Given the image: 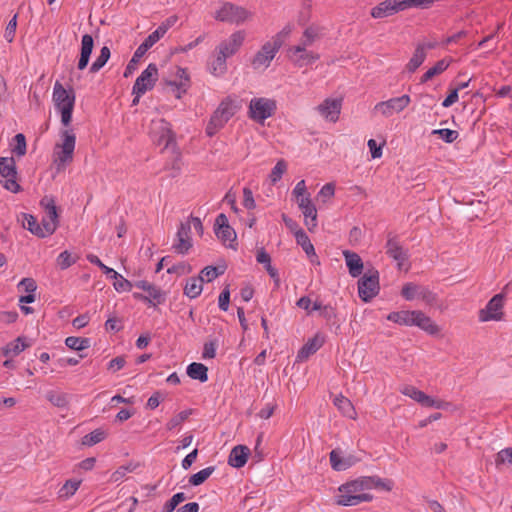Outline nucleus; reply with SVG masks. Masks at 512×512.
<instances>
[{
  "label": "nucleus",
  "mask_w": 512,
  "mask_h": 512,
  "mask_svg": "<svg viewBox=\"0 0 512 512\" xmlns=\"http://www.w3.org/2000/svg\"><path fill=\"white\" fill-rule=\"evenodd\" d=\"M214 471H215L214 466L204 468V469L200 470L199 472H197L196 474H193L189 478V483L192 486H199V485L203 484L212 475V473Z\"/></svg>",
  "instance_id": "46"
},
{
  "label": "nucleus",
  "mask_w": 512,
  "mask_h": 512,
  "mask_svg": "<svg viewBox=\"0 0 512 512\" xmlns=\"http://www.w3.org/2000/svg\"><path fill=\"white\" fill-rule=\"evenodd\" d=\"M52 98L55 107L61 113V123L65 127L60 131L61 142L55 145L53 152L54 163L57 169L60 170L71 163L74 156L76 135L69 126L72 121L75 93L73 89L66 90L59 81H56L53 87Z\"/></svg>",
  "instance_id": "1"
},
{
  "label": "nucleus",
  "mask_w": 512,
  "mask_h": 512,
  "mask_svg": "<svg viewBox=\"0 0 512 512\" xmlns=\"http://www.w3.org/2000/svg\"><path fill=\"white\" fill-rule=\"evenodd\" d=\"M134 286L147 292V295L153 305L161 304L165 301V293L155 285L145 280L136 281Z\"/></svg>",
  "instance_id": "24"
},
{
  "label": "nucleus",
  "mask_w": 512,
  "mask_h": 512,
  "mask_svg": "<svg viewBox=\"0 0 512 512\" xmlns=\"http://www.w3.org/2000/svg\"><path fill=\"white\" fill-rule=\"evenodd\" d=\"M223 271H219L217 267L213 266H207L205 267L200 275L198 276L203 281L211 282L213 281L218 275L222 274Z\"/></svg>",
  "instance_id": "59"
},
{
  "label": "nucleus",
  "mask_w": 512,
  "mask_h": 512,
  "mask_svg": "<svg viewBox=\"0 0 512 512\" xmlns=\"http://www.w3.org/2000/svg\"><path fill=\"white\" fill-rule=\"evenodd\" d=\"M504 296L503 294H496L493 296L485 308L479 311V320L481 322H488L492 320H501L503 317Z\"/></svg>",
  "instance_id": "15"
},
{
  "label": "nucleus",
  "mask_w": 512,
  "mask_h": 512,
  "mask_svg": "<svg viewBox=\"0 0 512 512\" xmlns=\"http://www.w3.org/2000/svg\"><path fill=\"white\" fill-rule=\"evenodd\" d=\"M16 27H17V15H14L13 18L9 21V23L5 29V33H4V37L8 42L13 41V39L15 37Z\"/></svg>",
  "instance_id": "63"
},
{
  "label": "nucleus",
  "mask_w": 512,
  "mask_h": 512,
  "mask_svg": "<svg viewBox=\"0 0 512 512\" xmlns=\"http://www.w3.org/2000/svg\"><path fill=\"white\" fill-rule=\"evenodd\" d=\"M227 58L217 50V57L210 63V72L215 76L223 75L227 70Z\"/></svg>",
  "instance_id": "38"
},
{
  "label": "nucleus",
  "mask_w": 512,
  "mask_h": 512,
  "mask_svg": "<svg viewBox=\"0 0 512 512\" xmlns=\"http://www.w3.org/2000/svg\"><path fill=\"white\" fill-rule=\"evenodd\" d=\"M295 238L297 243L303 248L308 257L316 258L314 246L307 234L302 229H299L295 232Z\"/></svg>",
  "instance_id": "35"
},
{
  "label": "nucleus",
  "mask_w": 512,
  "mask_h": 512,
  "mask_svg": "<svg viewBox=\"0 0 512 512\" xmlns=\"http://www.w3.org/2000/svg\"><path fill=\"white\" fill-rule=\"evenodd\" d=\"M0 175L6 179L3 184L5 189L12 193H18L21 190V186L16 181L17 170L13 157L0 158Z\"/></svg>",
  "instance_id": "10"
},
{
  "label": "nucleus",
  "mask_w": 512,
  "mask_h": 512,
  "mask_svg": "<svg viewBox=\"0 0 512 512\" xmlns=\"http://www.w3.org/2000/svg\"><path fill=\"white\" fill-rule=\"evenodd\" d=\"M367 484V490L381 489L384 491H391L393 488V481L389 479H382L378 476H364Z\"/></svg>",
  "instance_id": "31"
},
{
  "label": "nucleus",
  "mask_w": 512,
  "mask_h": 512,
  "mask_svg": "<svg viewBox=\"0 0 512 512\" xmlns=\"http://www.w3.org/2000/svg\"><path fill=\"white\" fill-rule=\"evenodd\" d=\"M276 110V101L269 98H253L249 103L248 116L250 119L264 123V121L271 117Z\"/></svg>",
  "instance_id": "7"
},
{
  "label": "nucleus",
  "mask_w": 512,
  "mask_h": 512,
  "mask_svg": "<svg viewBox=\"0 0 512 512\" xmlns=\"http://www.w3.org/2000/svg\"><path fill=\"white\" fill-rule=\"evenodd\" d=\"M287 57L298 67L312 64L320 58L318 53L307 50V48L299 45L289 47Z\"/></svg>",
  "instance_id": "16"
},
{
  "label": "nucleus",
  "mask_w": 512,
  "mask_h": 512,
  "mask_svg": "<svg viewBox=\"0 0 512 512\" xmlns=\"http://www.w3.org/2000/svg\"><path fill=\"white\" fill-rule=\"evenodd\" d=\"M187 375L200 382H206L208 380V368L202 364L193 362L187 367Z\"/></svg>",
  "instance_id": "30"
},
{
  "label": "nucleus",
  "mask_w": 512,
  "mask_h": 512,
  "mask_svg": "<svg viewBox=\"0 0 512 512\" xmlns=\"http://www.w3.org/2000/svg\"><path fill=\"white\" fill-rule=\"evenodd\" d=\"M110 278L114 279L113 286L116 291L118 292H126L130 291L134 284H132L130 281L125 279L122 275L116 272L115 276L111 275Z\"/></svg>",
  "instance_id": "54"
},
{
  "label": "nucleus",
  "mask_w": 512,
  "mask_h": 512,
  "mask_svg": "<svg viewBox=\"0 0 512 512\" xmlns=\"http://www.w3.org/2000/svg\"><path fill=\"white\" fill-rule=\"evenodd\" d=\"M413 326L419 327L430 335H436L440 332L438 325L419 310H414Z\"/></svg>",
  "instance_id": "23"
},
{
  "label": "nucleus",
  "mask_w": 512,
  "mask_h": 512,
  "mask_svg": "<svg viewBox=\"0 0 512 512\" xmlns=\"http://www.w3.org/2000/svg\"><path fill=\"white\" fill-rule=\"evenodd\" d=\"M29 345L24 342V338L18 337L14 341L8 343L3 349L4 356H16L21 353Z\"/></svg>",
  "instance_id": "37"
},
{
  "label": "nucleus",
  "mask_w": 512,
  "mask_h": 512,
  "mask_svg": "<svg viewBox=\"0 0 512 512\" xmlns=\"http://www.w3.org/2000/svg\"><path fill=\"white\" fill-rule=\"evenodd\" d=\"M111 55L110 49L107 46H103L100 50V54L96 58V60L90 66V72L96 73L98 72L109 60Z\"/></svg>",
  "instance_id": "43"
},
{
  "label": "nucleus",
  "mask_w": 512,
  "mask_h": 512,
  "mask_svg": "<svg viewBox=\"0 0 512 512\" xmlns=\"http://www.w3.org/2000/svg\"><path fill=\"white\" fill-rule=\"evenodd\" d=\"M191 224L189 222H182L177 231V243L174 244V249L179 254H185L191 248Z\"/></svg>",
  "instance_id": "20"
},
{
  "label": "nucleus",
  "mask_w": 512,
  "mask_h": 512,
  "mask_svg": "<svg viewBox=\"0 0 512 512\" xmlns=\"http://www.w3.org/2000/svg\"><path fill=\"white\" fill-rule=\"evenodd\" d=\"M379 290V272L371 268L358 280L359 297L362 301L369 302L377 296Z\"/></svg>",
  "instance_id": "6"
},
{
  "label": "nucleus",
  "mask_w": 512,
  "mask_h": 512,
  "mask_svg": "<svg viewBox=\"0 0 512 512\" xmlns=\"http://www.w3.org/2000/svg\"><path fill=\"white\" fill-rule=\"evenodd\" d=\"M192 412V409H187L179 412L166 423V429L172 431L177 427L181 426L189 418Z\"/></svg>",
  "instance_id": "44"
},
{
  "label": "nucleus",
  "mask_w": 512,
  "mask_h": 512,
  "mask_svg": "<svg viewBox=\"0 0 512 512\" xmlns=\"http://www.w3.org/2000/svg\"><path fill=\"white\" fill-rule=\"evenodd\" d=\"M246 34L243 30L235 31L230 35V37L224 41H222L217 50L220 51L226 57L233 56L243 45Z\"/></svg>",
  "instance_id": "17"
},
{
  "label": "nucleus",
  "mask_w": 512,
  "mask_h": 512,
  "mask_svg": "<svg viewBox=\"0 0 512 512\" xmlns=\"http://www.w3.org/2000/svg\"><path fill=\"white\" fill-rule=\"evenodd\" d=\"M341 107V99L327 98L317 106V111L323 118L335 123L339 119Z\"/></svg>",
  "instance_id": "18"
},
{
  "label": "nucleus",
  "mask_w": 512,
  "mask_h": 512,
  "mask_svg": "<svg viewBox=\"0 0 512 512\" xmlns=\"http://www.w3.org/2000/svg\"><path fill=\"white\" fill-rule=\"evenodd\" d=\"M426 57L427 56L426 53L423 52V48L416 47L412 57L405 66V71L408 73H414L422 65Z\"/></svg>",
  "instance_id": "33"
},
{
  "label": "nucleus",
  "mask_w": 512,
  "mask_h": 512,
  "mask_svg": "<svg viewBox=\"0 0 512 512\" xmlns=\"http://www.w3.org/2000/svg\"><path fill=\"white\" fill-rule=\"evenodd\" d=\"M402 11H405L403 0H383L371 8L370 16L375 20H380Z\"/></svg>",
  "instance_id": "12"
},
{
  "label": "nucleus",
  "mask_w": 512,
  "mask_h": 512,
  "mask_svg": "<svg viewBox=\"0 0 512 512\" xmlns=\"http://www.w3.org/2000/svg\"><path fill=\"white\" fill-rule=\"evenodd\" d=\"M400 391L403 395L410 397L411 399L418 403L421 401V398L424 395L423 391L418 390L416 387L412 385H405L400 389Z\"/></svg>",
  "instance_id": "57"
},
{
  "label": "nucleus",
  "mask_w": 512,
  "mask_h": 512,
  "mask_svg": "<svg viewBox=\"0 0 512 512\" xmlns=\"http://www.w3.org/2000/svg\"><path fill=\"white\" fill-rule=\"evenodd\" d=\"M150 136L154 143L168 148L175 141V135L170 123L164 119L153 120L150 128Z\"/></svg>",
  "instance_id": "8"
},
{
  "label": "nucleus",
  "mask_w": 512,
  "mask_h": 512,
  "mask_svg": "<svg viewBox=\"0 0 512 512\" xmlns=\"http://www.w3.org/2000/svg\"><path fill=\"white\" fill-rule=\"evenodd\" d=\"M330 463L334 470L343 471L350 467V462L343 459L337 450L330 452Z\"/></svg>",
  "instance_id": "49"
},
{
  "label": "nucleus",
  "mask_w": 512,
  "mask_h": 512,
  "mask_svg": "<svg viewBox=\"0 0 512 512\" xmlns=\"http://www.w3.org/2000/svg\"><path fill=\"white\" fill-rule=\"evenodd\" d=\"M506 463L512 466V448L510 447L502 449L495 455V466L498 470H501Z\"/></svg>",
  "instance_id": "50"
},
{
  "label": "nucleus",
  "mask_w": 512,
  "mask_h": 512,
  "mask_svg": "<svg viewBox=\"0 0 512 512\" xmlns=\"http://www.w3.org/2000/svg\"><path fill=\"white\" fill-rule=\"evenodd\" d=\"M411 103L409 95L405 94L400 97L390 98L386 101L377 103L374 110L380 112L384 117H390L394 113H400L406 109Z\"/></svg>",
  "instance_id": "13"
},
{
  "label": "nucleus",
  "mask_w": 512,
  "mask_h": 512,
  "mask_svg": "<svg viewBox=\"0 0 512 512\" xmlns=\"http://www.w3.org/2000/svg\"><path fill=\"white\" fill-rule=\"evenodd\" d=\"M243 206L249 210L256 207V203L253 197V193L250 188L245 187L243 189Z\"/></svg>",
  "instance_id": "64"
},
{
  "label": "nucleus",
  "mask_w": 512,
  "mask_h": 512,
  "mask_svg": "<svg viewBox=\"0 0 512 512\" xmlns=\"http://www.w3.org/2000/svg\"><path fill=\"white\" fill-rule=\"evenodd\" d=\"M76 262L68 251H63L57 258V264L61 269H67Z\"/></svg>",
  "instance_id": "62"
},
{
  "label": "nucleus",
  "mask_w": 512,
  "mask_h": 512,
  "mask_svg": "<svg viewBox=\"0 0 512 512\" xmlns=\"http://www.w3.org/2000/svg\"><path fill=\"white\" fill-rule=\"evenodd\" d=\"M23 227L40 238L50 236L49 233H46L45 230H43L42 223L39 224L37 219L31 214H23Z\"/></svg>",
  "instance_id": "29"
},
{
  "label": "nucleus",
  "mask_w": 512,
  "mask_h": 512,
  "mask_svg": "<svg viewBox=\"0 0 512 512\" xmlns=\"http://www.w3.org/2000/svg\"><path fill=\"white\" fill-rule=\"evenodd\" d=\"M343 256L345 258L349 274L354 278L360 276L364 268L361 257L357 253L349 250L343 251Z\"/></svg>",
  "instance_id": "25"
},
{
  "label": "nucleus",
  "mask_w": 512,
  "mask_h": 512,
  "mask_svg": "<svg viewBox=\"0 0 512 512\" xmlns=\"http://www.w3.org/2000/svg\"><path fill=\"white\" fill-rule=\"evenodd\" d=\"M386 254L397 262L399 269H402L403 263L408 259V251L403 248L396 237L388 238Z\"/></svg>",
  "instance_id": "19"
},
{
  "label": "nucleus",
  "mask_w": 512,
  "mask_h": 512,
  "mask_svg": "<svg viewBox=\"0 0 512 512\" xmlns=\"http://www.w3.org/2000/svg\"><path fill=\"white\" fill-rule=\"evenodd\" d=\"M202 283L199 277L189 278L184 287V294L192 299L198 297L203 289Z\"/></svg>",
  "instance_id": "34"
},
{
  "label": "nucleus",
  "mask_w": 512,
  "mask_h": 512,
  "mask_svg": "<svg viewBox=\"0 0 512 512\" xmlns=\"http://www.w3.org/2000/svg\"><path fill=\"white\" fill-rule=\"evenodd\" d=\"M166 32L158 26V28L152 32L141 44L146 51H148L154 44H156L164 35Z\"/></svg>",
  "instance_id": "52"
},
{
  "label": "nucleus",
  "mask_w": 512,
  "mask_h": 512,
  "mask_svg": "<svg viewBox=\"0 0 512 512\" xmlns=\"http://www.w3.org/2000/svg\"><path fill=\"white\" fill-rule=\"evenodd\" d=\"M319 38V29L314 26H310L305 29L303 36L300 40L299 46L305 48L310 47Z\"/></svg>",
  "instance_id": "42"
},
{
  "label": "nucleus",
  "mask_w": 512,
  "mask_h": 512,
  "mask_svg": "<svg viewBox=\"0 0 512 512\" xmlns=\"http://www.w3.org/2000/svg\"><path fill=\"white\" fill-rule=\"evenodd\" d=\"M249 454L250 449L247 446H235L230 452L228 463L232 467L241 468L246 464Z\"/></svg>",
  "instance_id": "26"
},
{
  "label": "nucleus",
  "mask_w": 512,
  "mask_h": 512,
  "mask_svg": "<svg viewBox=\"0 0 512 512\" xmlns=\"http://www.w3.org/2000/svg\"><path fill=\"white\" fill-rule=\"evenodd\" d=\"M419 404H421L424 407H433L436 409H447L450 406L449 402H446L441 399H434L425 393L421 398Z\"/></svg>",
  "instance_id": "51"
},
{
  "label": "nucleus",
  "mask_w": 512,
  "mask_h": 512,
  "mask_svg": "<svg viewBox=\"0 0 512 512\" xmlns=\"http://www.w3.org/2000/svg\"><path fill=\"white\" fill-rule=\"evenodd\" d=\"M302 213L305 217V225L309 231H312L317 227V209L314 204L303 208Z\"/></svg>",
  "instance_id": "41"
},
{
  "label": "nucleus",
  "mask_w": 512,
  "mask_h": 512,
  "mask_svg": "<svg viewBox=\"0 0 512 512\" xmlns=\"http://www.w3.org/2000/svg\"><path fill=\"white\" fill-rule=\"evenodd\" d=\"M87 260L92 263V264H95L97 265L105 275H107L108 277H110L111 275H114L116 274V271L108 266H106L105 264L102 263V261L94 254H88L87 255Z\"/></svg>",
  "instance_id": "60"
},
{
  "label": "nucleus",
  "mask_w": 512,
  "mask_h": 512,
  "mask_svg": "<svg viewBox=\"0 0 512 512\" xmlns=\"http://www.w3.org/2000/svg\"><path fill=\"white\" fill-rule=\"evenodd\" d=\"M215 233L223 242H232L236 239V233L229 225L228 219L223 213L219 214L215 220Z\"/></svg>",
  "instance_id": "22"
},
{
  "label": "nucleus",
  "mask_w": 512,
  "mask_h": 512,
  "mask_svg": "<svg viewBox=\"0 0 512 512\" xmlns=\"http://www.w3.org/2000/svg\"><path fill=\"white\" fill-rule=\"evenodd\" d=\"M93 47L94 40L92 36L89 34L83 35L81 40L80 58L77 65L79 70H83L87 67Z\"/></svg>",
  "instance_id": "27"
},
{
  "label": "nucleus",
  "mask_w": 512,
  "mask_h": 512,
  "mask_svg": "<svg viewBox=\"0 0 512 512\" xmlns=\"http://www.w3.org/2000/svg\"><path fill=\"white\" fill-rule=\"evenodd\" d=\"M177 76L180 78V82L178 84L172 81L168 82V84L176 86L178 89H183V91H185L189 82L187 71L183 68H177Z\"/></svg>",
  "instance_id": "61"
},
{
  "label": "nucleus",
  "mask_w": 512,
  "mask_h": 512,
  "mask_svg": "<svg viewBox=\"0 0 512 512\" xmlns=\"http://www.w3.org/2000/svg\"><path fill=\"white\" fill-rule=\"evenodd\" d=\"M333 403L343 416L353 420L356 419L357 412L348 398L340 394L334 398Z\"/></svg>",
  "instance_id": "28"
},
{
  "label": "nucleus",
  "mask_w": 512,
  "mask_h": 512,
  "mask_svg": "<svg viewBox=\"0 0 512 512\" xmlns=\"http://www.w3.org/2000/svg\"><path fill=\"white\" fill-rule=\"evenodd\" d=\"M106 437L107 432L101 428H98L82 438V445L91 447L103 441Z\"/></svg>",
  "instance_id": "40"
},
{
  "label": "nucleus",
  "mask_w": 512,
  "mask_h": 512,
  "mask_svg": "<svg viewBox=\"0 0 512 512\" xmlns=\"http://www.w3.org/2000/svg\"><path fill=\"white\" fill-rule=\"evenodd\" d=\"M147 51L142 47V46H138V48L136 49V51L134 52L133 54V57L131 58V60L129 61V63L127 64L126 68H125V71H124V77L125 78H128L129 76H131L133 74V72L137 69V65L140 61V59L145 55Z\"/></svg>",
  "instance_id": "39"
},
{
  "label": "nucleus",
  "mask_w": 512,
  "mask_h": 512,
  "mask_svg": "<svg viewBox=\"0 0 512 512\" xmlns=\"http://www.w3.org/2000/svg\"><path fill=\"white\" fill-rule=\"evenodd\" d=\"M185 500L186 495L183 492H178L164 504L161 512H173L175 508Z\"/></svg>",
  "instance_id": "56"
},
{
  "label": "nucleus",
  "mask_w": 512,
  "mask_h": 512,
  "mask_svg": "<svg viewBox=\"0 0 512 512\" xmlns=\"http://www.w3.org/2000/svg\"><path fill=\"white\" fill-rule=\"evenodd\" d=\"M15 145L12 147V153L18 157H22L26 154V138L24 134L18 133L14 136Z\"/></svg>",
  "instance_id": "55"
},
{
  "label": "nucleus",
  "mask_w": 512,
  "mask_h": 512,
  "mask_svg": "<svg viewBox=\"0 0 512 512\" xmlns=\"http://www.w3.org/2000/svg\"><path fill=\"white\" fill-rule=\"evenodd\" d=\"M281 36L274 35L269 41L265 42L251 60L253 69H266L270 66L272 60L281 48Z\"/></svg>",
  "instance_id": "5"
},
{
  "label": "nucleus",
  "mask_w": 512,
  "mask_h": 512,
  "mask_svg": "<svg viewBox=\"0 0 512 512\" xmlns=\"http://www.w3.org/2000/svg\"><path fill=\"white\" fill-rule=\"evenodd\" d=\"M40 205L45 211V215L42 218L43 230L49 233V235H52L59 225V216L55 200L52 196L46 195L41 199Z\"/></svg>",
  "instance_id": "9"
},
{
  "label": "nucleus",
  "mask_w": 512,
  "mask_h": 512,
  "mask_svg": "<svg viewBox=\"0 0 512 512\" xmlns=\"http://www.w3.org/2000/svg\"><path fill=\"white\" fill-rule=\"evenodd\" d=\"M450 65V61L439 60L433 67L429 68L421 77V83L431 80L433 77L443 73Z\"/></svg>",
  "instance_id": "36"
},
{
  "label": "nucleus",
  "mask_w": 512,
  "mask_h": 512,
  "mask_svg": "<svg viewBox=\"0 0 512 512\" xmlns=\"http://www.w3.org/2000/svg\"><path fill=\"white\" fill-rule=\"evenodd\" d=\"M81 481L79 480H67L65 484L59 490V498L68 499L78 490Z\"/></svg>",
  "instance_id": "48"
},
{
  "label": "nucleus",
  "mask_w": 512,
  "mask_h": 512,
  "mask_svg": "<svg viewBox=\"0 0 512 512\" xmlns=\"http://www.w3.org/2000/svg\"><path fill=\"white\" fill-rule=\"evenodd\" d=\"M252 12L231 2H224L215 10L213 17L220 22L240 25L252 19Z\"/></svg>",
  "instance_id": "3"
},
{
  "label": "nucleus",
  "mask_w": 512,
  "mask_h": 512,
  "mask_svg": "<svg viewBox=\"0 0 512 512\" xmlns=\"http://www.w3.org/2000/svg\"><path fill=\"white\" fill-rule=\"evenodd\" d=\"M236 110L237 106L231 98L224 99L211 116L206 127V134L210 137L215 135L236 113Z\"/></svg>",
  "instance_id": "4"
},
{
  "label": "nucleus",
  "mask_w": 512,
  "mask_h": 512,
  "mask_svg": "<svg viewBox=\"0 0 512 512\" xmlns=\"http://www.w3.org/2000/svg\"><path fill=\"white\" fill-rule=\"evenodd\" d=\"M46 399L54 406L64 408L68 405V396L62 392L48 391Z\"/></svg>",
  "instance_id": "45"
},
{
  "label": "nucleus",
  "mask_w": 512,
  "mask_h": 512,
  "mask_svg": "<svg viewBox=\"0 0 512 512\" xmlns=\"http://www.w3.org/2000/svg\"><path fill=\"white\" fill-rule=\"evenodd\" d=\"M65 344L72 350L81 351L90 346V340L88 338L70 336L66 338Z\"/></svg>",
  "instance_id": "47"
},
{
  "label": "nucleus",
  "mask_w": 512,
  "mask_h": 512,
  "mask_svg": "<svg viewBox=\"0 0 512 512\" xmlns=\"http://www.w3.org/2000/svg\"><path fill=\"white\" fill-rule=\"evenodd\" d=\"M365 477L346 482L338 488L336 504L340 506H356L362 502H370L373 495L367 492Z\"/></svg>",
  "instance_id": "2"
},
{
  "label": "nucleus",
  "mask_w": 512,
  "mask_h": 512,
  "mask_svg": "<svg viewBox=\"0 0 512 512\" xmlns=\"http://www.w3.org/2000/svg\"><path fill=\"white\" fill-rule=\"evenodd\" d=\"M432 134H437L439 137L444 140L446 143L454 142L458 137V132L456 130L451 129H436L432 131Z\"/></svg>",
  "instance_id": "58"
},
{
  "label": "nucleus",
  "mask_w": 512,
  "mask_h": 512,
  "mask_svg": "<svg viewBox=\"0 0 512 512\" xmlns=\"http://www.w3.org/2000/svg\"><path fill=\"white\" fill-rule=\"evenodd\" d=\"M286 170H287L286 161L283 159H280L276 163V165L274 166V168L272 169V171L269 175L271 183L276 184L282 178V175L286 172Z\"/></svg>",
  "instance_id": "53"
},
{
  "label": "nucleus",
  "mask_w": 512,
  "mask_h": 512,
  "mask_svg": "<svg viewBox=\"0 0 512 512\" xmlns=\"http://www.w3.org/2000/svg\"><path fill=\"white\" fill-rule=\"evenodd\" d=\"M414 311H396L388 314L387 319L399 325L413 326Z\"/></svg>",
  "instance_id": "32"
},
{
  "label": "nucleus",
  "mask_w": 512,
  "mask_h": 512,
  "mask_svg": "<svg viewBox=\"0 0 512 512\" xmlns=\"http://www.w3.org/2000/svg\"><path fill=\"white\" fill-rule=\"evenodd\" d=\"M158 68L155 64L151 63L136 79L132 94L144 95L147 91L151 90L158 80Z\"/></svg>",
  "instance_id": "11"
},
{
  "label": "nucleus",
  "mask_w": 512,
  "mask_h": 512,
  "mask_svg": "<svg viewBox=\"0 0 512 512\" xmlns=\"http://www.w3.org/2000/svg\"><path fill=\"white\" fill-rule=\"evenodd\" d=\"M401 295L404 299L411 301L415 298H420L426 304L432 305L436 302L437 296L434 292L427 287L416 285L414 283H406L401 290Z\"/></svg>",
  "instance_id": "14"
},
{
  "label": "nucleus",
  "mask_w": 512,
  "mask_h": 512,
  "mask_svg": "<svg viewBox=\"0 0 512 512\" xmlns=\"http://www.w3.org/2000/svg\"><path fill=\"white\" fill-rule=\"evenodd\" d=\"M324 342V336L319 333L316 334L313 338L309 339L298 351L296 361H306L311 355L316 353L323 346Z\"/></svg>",
  "instance_id": "21"
}]
</instances>
